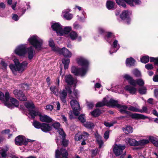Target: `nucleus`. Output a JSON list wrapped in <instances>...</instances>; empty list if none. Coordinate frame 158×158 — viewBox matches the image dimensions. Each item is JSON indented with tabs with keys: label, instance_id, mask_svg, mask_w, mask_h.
I'll list each match as a JSON object with an SVG mask.
<instances>
[{
	"label": "nucleus",
	"instance_id": "f257e3e1",
	"mask_svg": "<svg viewBox=\"0 0 158 158\" xmlns=\"http://www.w3.org/2000/svg\"><path fill=\"white\" fill-rule=\"evenodd\" d=\"M77 62L79 64L86 67L84 68H82L81 69H78L74 66H73L71 69V72L75 75L83 77L87 72V66L89 64V62L87 60L82 57L79 58L77 60Z\"/></svg>",
	"mask_w": 158,
	"mask_h": 158
},
{
	"label": "nucleus",
	"instance_id": "f03ea898",
	"mask_svg": "<svg viewBox=\"0 0 158 158\" xmlns=\"http://www.w3.org/2000/svg\"><path fill=\"white\" fill-rule=\"evenodd\" d=\"M34 52L33 48L31 47L27 48L26 45L21 44L18 46L15 50V52L17 55L20 56H24L27 53L28 54V57L29 59L32 58L33 53Z\"/></svg>",
	"mask_w": 158,
	"mask_h": 158
},
{
	"label": "nucleus",
	"instance_id": "7ed1b4c3",
	"mask_svg": "<svg viewBox=\"0 0 158 158\" xmlns=\"http://www.w3.org/2000/svg\"><path fill=\"white\" fill-rule=\"evenodd\" d=\"M118 108L119 109V111L121 113L127 114L133 118L145 119L148 118L143 114L137 113L132 114L129 111L127 110V107L126 105L122 106L119 104L118 105Z\"/></svg>",
	"mask_w": 158,
	"mask_h": 158
},
{
	"label": "nucleus",
	"instance_id": "20e7f679",
	"mask_svg": "<svg viewBox=\"0 0 158 158\" xmlns=\"http://www.w3.org/2000/svg\"><path fill=\"white\" fill-rule=\"evenodd\" d=\"M15 65L10 64L9 65L10 69L12 71H18L19 72H23L27 68L28 63L27 61H24L20 63L18 59H15L14 60Z\"/></svg>",
	"mask_w": 158,
	"mask_h": 158
},
{
	"label": "nucleus",
	"instance_id": "39448f33",
	"mask_svg": "<svg viewBox=\"0 0 158 158\" xmlns=\"http://www.w3.org/2000/svg\"><path fill=\"white\" fill-rule=\"evenodd\" d=\"M28 41L35 49L38 50L41 49L43 41L37 36L34 35L30 37L28 39Z\"/></svg>",
	"mask_w": 158,
	"mask_h": 158
},
{
	"label": "nucleus",
	"instance_id": "423d86ee",
	"mask_svg": "<svg viewBox=\"0 0 158 158\" xmlns=\"http://www.w3.org/2000/svg\"><path fill=\"white\" fill-rule=\"evenodd\" d=\"M123 77L128 81L129 84L133 86H135L138 85L139 86H142L144 84V81L142 79L134 80L132 77L127 74L123 75Z\"/></svg>",
	"mask_w": 158,
	"mask_h": 158
},
{
	"label": "nucleus",
	"instance_id": "0eeeda50",
	"mask_svg": "<svg viewBox=\"0 0 158 158\" xmlns=\"http://www.w3.org/2000/svg\"><path fill=\"white\" fill-rule=\"evenodd\" d=\"M116 3L119 6L125 8L126 4L124 1L131 6H134L135 5H140L141 2L139 0H115Z\"/></svg>",
	"mask_w": 158,
	"mask_h": 158
},
{
	"label": "nucleus",
	"instance_id": "6e6552de",
	"mask_svg": "<svg viewBox=\"0 0 158 158\" xmlns=\"http://www.w3.org/2000/svg\"><path fill=\"white\" fill-rule=\"evenodd\" d=\"M25 105L29 109V114L31 115L32 118H34L35 116L39 114L38 110L35 109V106L33 102H26Z\"/></svg>",
	"mask_w": 158,
	"mask_h": 158
},
{
	"label": "nucleus",
	"instance_id": "1a4fd4ad",
	"mask_svg": "<svg viewBox=\"0 0 158 158\" xmlns=\"http://www.w3.org/2000/svg\"><path fill=\"white\" fill-rule=\"evenodd\" d=\"M70 103L73 109V112L74 115L76 116L78 115L79 114V111L80 109V106L78 102L76 100L73 99L71 101Z\"/></svg>",
	"mask_w": 158,
	"mask_h": 158
},
{
	"label": "nucleus",
	"instance_id": "9d476101",
	"mask_svg": "<svg viewBox=\"0 0 158 158\" xmlns=\"http://www.w3.org/2000/svg\"><path fill=\"white\" fill-rule=\"evenodd\" d=\"M9 98L10 94L8 92H6L4 95L3 93L0 91V100L3 101L5 106L8 107H10L12 106L11 104L7 103Z\"/></svg>",
	"mask_w": 158,
	"mask_h": 158
},
{
	"label": "nucleus",
	"instance_id": "9b49d317",
	"mask_svg": "<svg viewBox=\"0 0 158 158\" xmlns=\"http://www.w3.org/2000/svg\"><path fill=\"white\" fill-rule=\"evenodd\" d=\"M126 146L124 145L116 144L113 148L114 153L116 156H119L122 154Z\"/></svg>",
	"mask_w": 158,
	"mask_h": 158
},
{
	"label": "nucleus",
	"instance_id": "f8f14e48",
	"mask_svg": "<svg viewBox=\"0 0 158 158\" xmlns=\"http://www.w3.org/2000/svg\"><path fill=\"white\" fill-rule=\"evenodd\" d=\"M13 92L15 96L19 100L25 101L27 100L26 96L21 91L16 89L14 90Z\"/></svg>",
	"mask_w": 158,
	"mask_h": 158
},
{
	"label": "nucleus",
	"instance_id": "ddd939ff",
	"mask_svg": "<svg viewBox=\"0 0 158 158\" xmlns=\"http://www.w3.org/2000/svg\"><path fill=\"white\" fill-rule=\"evenodd\" d=\"M68 154L67 151L65 149L61 148L60 151L58 149H57L56 151V158H68L67 156Z\"/></svg>",
	"mask_w": 158,
	"mask_h": 158
},
{
	"label": "nucleus",
	"instance_id": "4468645a",
	"mask_svg": "<svg viewBox=\"0 0 158 158\" xmlns=\"http://www.w3.org/2000/svg\"><path fill=\"white\" fill-rule=\"evenodd\" d=\"M53 30L55 31L58 35L60 36V32L62 30V26L57 23H54L51 26Z\"/></svg>",
	"mask_w": 158,
	"mask_h": 158
},
{
	"label": "nucleus",
	"instance_id": "2eb2a0df",
	"mask_svg": "<svg viewBox=\"0 0 158 158\" xmlns=\"http://www.w3.org/2000/svg\"><path fill=\"white\" fill-rule=\"evenodd\" d=\"M57 52H58L60 54H63L65 56L70 57L72 56L71 53L65 48H63L61 49L60 48V50Z\"/></svg>",
	"mask_w": 158,
	"mask_h": 158
},
{
	"label": "nucleus",
	"instance_id": "dca6fc26",
	"mask_svg": "<svg viewBox=\"0 0 158 158\" xmlns=\"http://www.w3.org/2000/svg\"><path fill=\"white\" fill-rule=\"evenodd\" d=\"M37 115H39L40 116V119L41 122L46 123H50L52 122V119L47 115H41L40 113L39 112V114Z\"/></svg>",
	"mask_w": 158,
	"mask_h": 158
},
{
	"label": "nucleus",
	"instance_id": "f3484780",
	"mask_svg": "<svg viewBox=\"0 0 158 158\" xmlns=\"http://www.w3.org/2000/svg\"><path fill=\"white\" fill-rule=\"evenodd\" d=\"M134 86H131L130 85H127L125 87V89L129 92L131 94H136L137 91V89L136 88L134 87Z\"/></svg>",
	"mask_w": 158,
	"mask_h": 158
},
{
	"label": "nucleus",
	"instance_id": "a211bd4d",
	"mask_svg": "<svg viewBox=\"0 0 158 158\" xmlns=\"http://www.w3.org/2000/svg\"><path fill=\"white\" fill-rule=\"evenodd\" d=\"M7 103L8 104H10L12 105L11 106L9 107V108H12L13 106H14L15 107H18L19 104V102L17 100L10 96Z\"/></svg>",
	"mask_w": 158,
	"mask_h": 158
},
{
	"label": "nucleus",
	"instance_id": "6ab92c4d",
	"mask_svg": "<svg viewBox=\"0 0 158 158\" xmlns=\"http://www.w3.org/2000/svg\"><path fill=\"white\" fill-rule=\"evenodd\" d=\"M59 134L61 136L62 139L63 145L65 147L67 146L68 144V141L65 139L66 135L63 131L62 130H59Z\"/></svg>",
	"mask_w": 158,
	"mask_h": 158
},
{
	"label": "nucleus",
	"instance_id": "aec40b11",
	"mask_svg": "<svg viewBox=\"0 0 158 158\" xmlns=\"http://www.w3.org/2000/svg\"><path fill=\"white\" fill-rule=\"evenodd\" d=\"M64 79L66 82L69 85H72L74 82V80L70 75H66L64 77Z\"/></svg>",
	"mask_w": 158,
	"mask_h": 158
},
{
	"label": "nucleus",
	"instance_id": "412c9836",
	"mask_svg": "<svg viewBox=\"0 0 158 158\" xmlns=\"http://www.w3.org/2000/svg\"><path fill=\"white\" fill-rule=\"evenodd\" d=\"M129 13L127 10H125L123 11L121 15V18L123 20L126 19L127 20V23L129 24V23L128 21L130 20L129 18Z\"/></svg>",
	"mask_w": 158,
	"mask_h": 158
},
{
	"label": "nucleus",
	"instance_id": "4be33fe9",
	"mask_svg": "<svg viewBox=\"0 0 158 158\" xmlns=\"http://www.w3.org/2000/svg\"><path fill=\"white\" fill-rule=\"evenodd\" d=\"M70 11L69 10L67 9L64 10L63 12L64 17L68 20H70L73 17V15L72 14L69 13Z\"/></svg>",
	"mask_w": 158,
	"mask_h": 158
},
{
	"label": "nucleus",
	"instance_id": "5701e85b",
	"mask_svg": "<svg viewBox=\"0 0 158 158\" xmlns=\"http://www.w3.org/2000/svg\"><path fill=\"white\" fill-rule=\"evenodd\" d=\"M15 140L16 144L21 145L24 141V137L21 135H19L15 138Z\"/></svg>",
	"mask_w": 158,
	"mask_h": 158
},
{
	"label": "nucleus",
	"instance_id": "b1692460",
	"mask_svg": "<svg viewBox=\"0 0 158 158\" xmlns=\"http://www.w3.org/2000/svg\"><path fill=\"white\" fill-rule=\"evenodd\" d=\"M72 28L71 27L69 26L66 27H64L63 29L62 28V30L60 32L61 34H60V36L68 34L70 32Z\"/></svg>",
	"mask_w": 158,
	"mask_h": 158
},
{
	"label": "nucleus",
	"instance_id": "393cba45",
	"mask_svg": "<svg viewBox=\"0 0 158 158\" xmlns=\"http://www.w3.org/2000/svg\"><path fill=\"white\" fill-rule=\"evenodd\" d=\"M119 104L118 103V101H115L113 99H111L109 101L107 100V106H115L118 108V105Z\"/></svg>",
	"mask_w": 158,
	"mask_h": 158
},
{
	"label": "nucleus",
	"instance_id": "a878e982",
	"mask_svg": "<svg viewBox=\"0 0 158 158\" xmlns=\"http://www.w3.org/2000/svg\"><path fill=\"white\" fill-rule=\"evenodd\" d=\"M41 129L44 132H47L51 130L52 127L48 124L42 123Z\"/></svg>",
	"mask_w": 158,
	"mask_h": 158
},
{
	"label": "nucleus",
	"instance_id": "bb28decb",
	"mask_svg": "<svg viewBox=\"0 0 158 158\" xmlns=\"http://www.w3.org/2000/svg\"><path fill=\"white\" fill-rule=\"evenodd\" d=\"M126 142L130 145L134 146L137 145L138 143L135 139L130 138H127L126 139Z\"/></svg>",
	"mask_w": 158,
	"mask_h": 158
},
{
	"label": "nucleus",
	"instance_id": "cd10ccee",
	"mask_svg": "<svg viewBox=\"0 0 158 158\" xmlns=\"http://www.w3.org/2000/svg\"><path fill=\"white\" fill-rule=\"evenodd\" d=\"M66 96L67 93L66 90L65 89L63 90L62 92L60 93V97L61 100L64 103H65L66 102Z\"/></svg>",
	"mask_w": 158,
	"mask_h": 158
},
{
	"label": "nucleus",
	"instance_id": "c85d7f7f",
	"mask_svg": "<svg viewBox=\"0 0 158 158\" xmlns=\"http://www.w3.org/2000/svg\"><path fill=\"white\" fill-rule=\"evenodd\" d=\"M49 45L52 48V49L55 51H57L60 50V48L55 46L53 40L52 39H50L49 41Z\"/></svg>",
	"mask_w": 158,
	"mask_h": 158
},
{
	"label": "nucleus",
	"instance_id": "c756f323",
	"mask_svg": "<svg viewBox=\"0 0 158 158\" xmlns=\"http://www.w3.org/2000/svg\"><path fill=\"white\" fill-rule=\"evenodd\" d=\"M135 61L132 58H127L126 60V64L127 66H131L134 65Z\"/></svg>",
	"mask_w": 158,
	"mask_h": 158
},
{
	"label": "nucleus",
	"instance_id": "7c9ffc66",
	"mask_svg": "<svg viewBox=\"0 0 158 158\" xmlns=\"http://www.w3.org/2000/svg\"><path fill=\"white\" fill-rule=\"evenodd\" d=\"M9 149L6 146L1 148L0 150V154L2 157H6L7 156V152Z\"/></svg>",
	"mask_w": 158,
	"mask_h": 158
},
{
	"label": "nucleus",
	"instance_id": "2f4dec72",
	"mask_svg": "<svg viewBox=\"0 0 158 158\" xmlns=\"http://www.w3.org/2000/svg\"><path fill=\"white\" fill-rule=\"evenodd\" d=\"M107 98H104L102 102H98L96 105V107H101L105 105L107 106Z\"/></svg>",
	"mask_w": 158,
	"mask_h": 158
},
{
	"label": "nucleus",
	"instance_id": "473e14b6",
	"mask_svg": "<svg viewBox=\"0 0 158 158\" xmlns=\"http://www.w3.org/2000/svg\"><path fill=\"white\" fill-rule=\"evenodd\" d=\"M149 140L156 146H158V138L153 136H150L149 138Z\"/></svg>",
	"mask_w": 158,
	"mask_h": 158
},
{
	"label": "nucleus",
	"instance_id": "72a5a7b5",
	"mask_svg": "<svg viewBox=\"0 0 158 158\" xmlns=\"http://www.w3.org/2000/svg\"><path fill=\"white\" fill-rule=\"evenodd\" d=\"M50 89L53 94L57 96L59 94L58 88L55 86L53 85L50 88Z\"/></svg>",
	"mask_w": 158,
	"mask_h": 158
},
{
	"label": "nucleus",
	"instance_id": "f704fd0d",
	"mask_svg": "<svg viewBox=\"0 0 158 158\" xmlns=\"http://www.w3.org/2000/svg\"><path fill=\"white\" fill-rule=\"evenodd\" d=\"M78 35L77 34L75 31H72L70 32L68 36L71 40H74L77 38Z\"/></svg>",
	"mask_w": 158,
	"mask_h": 158
},
{
	"label": "nucleus",
	"instance_id": "c9c22d12",
	"mask_svg": "<svg viewBox=\"0 0 158 158\" xmlns=\"http://www.w3.org/2000/svg\"><path fill=\"white\" fill-rule=\"evenodd\" d=\"M62 62L64 65V69H68L70 62V59L67 58H64L62 60Z\"/></svg>",
	"mask_w": 158,
	"mask_h": 158
},
{
	"label": "nucleus",
	"instance_id": "e433bc0d",
	"mask_svg": "<svg viewBox=\"0 0 158 158\" xmlns=\"http://www.w3.org/2000/svg\"><path fill=\"white\" fill-rule=\"evenodd\" d=\"M96 140L97 143L99 145V148H101L103 143L101 137L99 135H97L96 136Z\"/></svg>",
	"mask_w": 158,
	"mask_h": 158
},
{
	"label": "nucleus",
	"instance_id": "4c0bfd02",
	"mask_svg": "<svg viewBox=\"0 0 158 158\" xmlns=\"http://www.w3.org/2000/svg\"><path fill=\"white\" fill-rule=\"evenodd\" d=\"M123 130L124 132L126 134L131 133L133 131L132 128L130 126H127L123 128Z\"/></svg>",
	"mask_w": 158,
	"mask_h": 158
},
{
	"label": "nucleus",
	"instance_id": "58836bf2",
	"mask_svg": "<svg viewBox=\"0 0 158 158\" xmlns=\"http://www.w3.org/2000/svg\"><path fill=\"white\" fill-rule=\"evenodd\" d=\"M115 38V36L111 32H108L107 35L106 36L105 38L106 40L109 43L111 42L110 41V40L111 39H114Z\"/></svg>",
	"mask_w": 158,
	"mask_h": 158
},
{
	"label": "nucleus",
	"instance_id": "ea45409f",
	"mask_svg": "<svg viewBox=\"0 0 158 158\" xmlns=\"http://www.w3.org/2000/svg\"><path fill=\"white\" fill-rule=\"evenodd\" d=\"M114 3L112 1H107L106 3V6L107 8L109 10H111L114 8Z\"/></svg>",
	"mask_w": 158,
	"mask_h": 158
},
{
	"label": "nucleus",
	"instance_id": "a19ab883",
	"mask_svg": "<svg viewBox=\"0 0 158 158\" xmlns=\"http://www.w3.org/2000/svg\"><path fill=\"white\" fill-rule=\"evenodd\" d=\"M91 114L93 116L96 117L100 115L101 114V111L99 109H97L91 112Z\"/></svg>",
	"mask_w": 158,
	"mask_h": 158
},
{
	"label": "nucleus",
	"instance_id": "79ce46f5",
	"mask_svg": "<svg viewBox=\"0 0 158 158\" xmlns=\"http://www.w3.org/2000/svg\"><path fill=\"white\" fill-rule=\"evenodd\" d=\"M42 123L36 121H34L33 123V125L36 128L40 129L41 128Z\"/></svg>",
	"mask_w": 158,
	"mask_h": 158
},
{
	"label": "nucleus",
	"instance_id": "37998d69",
	"mask_svg": "<svg viewBox=\"0 0 158 158\" xmlns=\"http://www.w3.org/2000/svg\"><path fill=\"white\" fill-rule=\"evenodd\" d=\"M138 91L140 94H145L147 92V89L145 87H142L139 88Z\"/></svg>",
	"mask_w": 158,
	"mask_h": 158
},
{
	"label": "nucleus",
	"instance_id": "c03bdc74",
	"mask_svg": "<svg viewBox=\"0 0 158 158\" xmlns=\"http://www.w3.org/2000/svg\"><path fill=\"white\" fill-rule=\"evenodd\" d=\"M69 97L71 99L77 98L78 97L77 91V90H73V93L72 94L71 93V94L70 95Z\"/></svg>",
	"mask_w": 158,
	"mask_h": 158
},
{
	"label": "nucleus",
	"instance_id": "a18cd8bd",
	"mask_svg": "<svg viewBox=\"0 0 158 158\" xmlns=\"http://www.w3.org/2000/svg\"><path fill=\"white\" fill-rule=\"evenodd\" d=\"M84 124L85 127L88 128H92L94 127V123L90 122H86Z\"/></svg>",
	"mask_w": 158,
	"mask_h": 158
},
{
	"label": "nucleus",
	"instance_id": "49530a36",
	"mask_svg": "<svg viewBox=\"0 0 158 158\" xmlns=\"http://www.w3.org/2000/svg\"><path fill=\"white\" fill-rule=\"evenodd\" d=\"M128 109L129 110L133 112H139V111H140L139 110V109L138 108L131 106H129Z\"/></svg>",
	"mask_w": 158,
	"mask_h": 158
},
{
	"label": "nucleus",
	"instance_id": "de8ad7c7",
	"mask_svg": "<svg viewBox=\"0 0 158 158\" xmlns=\"http://www.w3.org/2000/svg\"><path fill=\"white\" fill-rule=\"evenodd\" d=\"M132 73L136 77H140L141 76L140 72L136 69H135L132 71Z\"/></svg>",
	"mask_w": 158,
	"mask_h": 158
},
{
	"label": "nucleus",
	"instance_id": "09e8293b",
	"mask_svg": "<svg viewBox=\"0 0 158 158\" xmlns=\"http://www.w3.org/2000/svg\"><path fill=\"white\" fill-rule=\"evenodd\" d=\"M149 60V57L148 56H146L143 57L141 59V61L144 63H146Z\"/></svg>",
	"mask_w": 158,
	"mask_h": 158
},
{
	"label": "nucleus",
	"instance_id": "8fccbe9b",
	"mask_svg": "<svg viewBox=\"0 0 158 158\" xmlns=\"http://www.w3.org/2000/svg\"><path fill=\"white\" fill-rule=\"evenodd\" d=\"M52 126L54 128H55L56 129H57L58 130V131L59 133V130L61 129L63 131V130L62 129L60 128V124L58 123H56L52 124Z\"/></svg>",
	"mask_w": 158,
	"mask_h": 158
},
{
	"label": "nucleus",
	"instance_id": "3c124183",
	"mask_svg": "<svg viewBox=\"0 0 158 158\" xmlns=\"http://www.w3.org/2000/svg\"><path fill=\"white\" fill-rule=\"evenodd\" d=\"M83 138L82 135L80 133L76 134L75 136V139L76 141H79Z\"/></svg>",
	"mask_w": 158,
	"mask_h": 158
},
{
	"label": "nucleus",
	"instance_id": "603ef678",
	"mask_svg": "<svg viewBox=\"0 0 158 158\" xmlns=\"http://www.w3.org/2000/svg\"><path fill=\"white\" fill-rule=\"evenodd\" d=\"M113 48H117V49H118L119 48V45L118 44V41L116 40H114L113 42Z\"/></svg>",
	"mask_w": 158,
	"mask_h": 158
},
{
	"label": "nucleus",
	"instance_id": "864d4df0",
	"mask_svg": "<svg viewBox=\"0 0 158 158\" xmlns=\"http://www.w3.org/2000/svg\"><path fill=\"white\" fill-rule=\"evenodd\" d=\"M150 62H154L155 64H158V58L151 57L150 58Z\"/></svg>",
	"mask_w": 158,
	"mask_h": 158
},
{
	"label": "nucleus",
	"instance_id": "5fc2aeb1",
	"mask_svg": "<svg viewBox=\"0 0 158 158\" xmlns=\"http://www.w3.org/2000/svg\"><path fill=\"white\" fill-rule=\"evenodd\" d=\"M82 15H83V16H80L78 15H77V17H78V19L79 20L81 21H83L85 18V17L84 15V14H85V12H84V11H82Z\"/></svg>",
	"mask_w": 158,
	"mask_h": 158
},
{
	"label": "nucleus",
	"instance_id": "6e6d98bb",
	"mask_svg": "<svg viewBox=\"0 0 158 158\" xmlns=\"http://www.w3.org/2000/svg\"><path fill=\"white\" fill-rule=\"evenodd\" d=\"M139 143L142 145H144L148 143H149V141L147 139H143L140 140L139 141Z\"/></svg>",
	"mask_w": 158,
	"mask_h": 158
},
{
	"label": "nucleus",
	"instance_id": "4d7b16f0",
	"mask_svg": "<svg viewBox=\"0 0 158 158\" xmlns=\"http://www.w3.org/2000/svg\"><path fill=\"white\" fill-rule=\"evenodd\" d=\"M78 118L79 120L82 123H84L85 121V116L83 115H80L79 116Z\"/></svg>",
	"mask_w": 158,
	"mask_h": 158
},
{
	"label": "nucleus",
	"instance_id": "13d9d810",
	"mask_svg": "<svg viewBox=\"0 0 158 158\" xmlns=\"http://www.w3.org/2000/svg\"><path fill=\"white\" fill-rule=\"evenodd\" d=\"M145 68L148 69H152L153 68V65L150 64H148L145 65Z\"/></svg>",
	"mask_w": 158,
	"mask_h": 158
},
{
	"label": "nucleus",
	"instance_id": "bf43d9fd",
	"mask_svg": "<svg viewBox=\"0 0 158 158\" xmlns=\"http://www.w3.org/2000/svg\"><path fill=\"white\" fill-rule=\"evenodd\" d=\"M65 89L67 91L68 93H69L70 95L72 93L70 87L69 85L66 86L65 87Z\"/></svg>",
	"mask_w": 158,
	"mask_h": 158
},
{
	"label": "nucleus",
	"instance_id": "052dcab7",
	"mask_svg": "<svg viewBox=\"0 0 158 158\" xmlns=\"http://www.w3.org/2000/svg\"><path fill=\"white\" fill-rule=\"evenodd\" d=\"M81 134L82 135V137H84V138L85 139H87L89 135L88 133L85 131H84Z\"/></svg>",
	"mask_w": 158,
	"mask_h": 158
},
{
	"label": "nucleus",
	"instance_id": "680f3d73",
	"mask_svg": "<svg viewBox=\"0 0 158 158\" xmlns=\"http://www.w3.org/2000/svg\"><path fill=\"white\" fill-rule=\"evenodd\" d=\"M109 131H106L105 133L104 137L105 139H107L109 138Z\"/></svg>",
	"mask_w": 158,
	"mask_h": 158
},
{
	"label": "nucleus",
	"instance_id": "e2e57ef3",
	"mask_svg": "<svg viewBox=\"0 0 158 158\" xmlns=\"http://www.w3.org/2000/svg\"><path fill=\"white\" fill-rule=\"evenodd\" d=\"M147 107L144 106H143L142 108V110L139 109V110L140 111H139V112H141V113H143V112H147Z\"/></svg>",
	"mask_w": 158,
	"mask_h": 158
},
{
	"label": "nucleus",
	"instance_id": "0e129e2a",
	"mask_svg": "<svg viewBox=\"0 0 158 158\" xmlns=\"http://www.w3.org/2000/svg\"><path fill=\"white\" fill-rule=\"evenodd\" d=\"M53 106L51 105H48L46 106V109L49 111H51L53 109Z\"/></svg>",
	"mask_w": 158,
	"mask_h": 158
},
{
	"label": "nucleus",
	"instance_id": "69168bd1",
	"mask_svg": "<svg viewBox=\"0 0 158 158\" xmlns=\"http://www.w3.org/2000/svg\"><path fill=\"white\" fill-rule=\"evenodd\" d=\"M98 153V149H96L94 150H93L92 151V156L93 157L95 156Z\"/></svg>",
	"mask_w": 158,
	"mask_h": 158
},
{
	"label": "nucleus",
	"instance_id": "338daca9",
	"mask_svg": "<svg viewBox=\"0 0 158 158\" xmlns=\"http://www.w3.org/2000/svg\"><path fill=\"white\" fill-rule=\"evenodd\" d=\"M153 80L155 82H158V74L156 75L153 77Z\"/></svg>",
	"mask_w": 158,
	"mask_h": 158
},
{
	"label": "nucleus",
	"instance_id": "774afa93",
	"mask_svg": "<svg viewBox=\"0 0 158 158\" xmlns=\"http://www.w3.org/2000/svg\"><path fill=\"white\" fill-rule=\"evenodd\" d=\"M12 19L14 20L17 21L19 19V17L17 15L14 14L13 15Z\"/></svg>",
	"mask_w": 158,
	"mask_h": 158
}]
</instances>
